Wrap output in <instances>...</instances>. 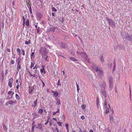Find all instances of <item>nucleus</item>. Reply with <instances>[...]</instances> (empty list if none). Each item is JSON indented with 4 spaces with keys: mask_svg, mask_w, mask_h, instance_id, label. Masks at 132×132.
I'll return each instance as SVG.
<instances>
[{
    "mask_svg": "<svg viewBox=\"0 0 132 132\" xmlns=\"http://www.w3.org/2000/svg\"><path fill=\"white\" fill-rule=\"evenodd\" d=\"M93 69L97 73L98 75L100 77H101L104 74L102 68L100 66H97L95 64L93 63L92 66Z\"/></svg>",
    "mask_w": 132,
    "mask_h": 132,
    "instance_id": "f257e3e1",
    "label": "nucleus"
},
{
    "mask_svg": "<svg viewBox=\"0 0 132 132\" xmlns=\"http://www.w3.org/2000/svg\"><path fill=\"white\" fill-rule=\"evenodd\" d=\"M100 85L102 88V90L101 91L102 93L103 94L104 96L105 97H106L107 95L106 91L105 90V88L106 85V83L104 81H103L100 84Z\"/></svg>",
    "mask_w": 132,
    "mask_h": 132,
    "instance_id": "f03ea898",
    "label": "nucleus"
},
{
    "mask_svg": "<svg viewBox=\"0 0 132 132\" xmlns=\"http://www.w3.org/2000/svg\"><path fill=\"white\" fill-rule=\"evenodd\" d=\"M122 38L124 40H127L132 42V36L129 35L128 33L125 34Z\"/></svg>",
    "mask_w": 132,
    "mask_h": 132,
    "instance_id": "7ed1b4c3",
    "label": "nucleus"
},
{
    "mask_svg": "<svg viewBox=\"0 0 132 132\" xmlns=\"http://www.w3.org/2000/svg\"><path fill=\"white\" fill-rule=\"evenodd\" d=\"M106 19L108 21L109 24L113 28L116 27L115 22L114 21L108 17L106 18Z\"/></svg>",
    "mask_w": 132,
    "mask_h": 132,
    "instance_id": "20e7f679",
    "label": "nucleus"
},
{
    "mask_svg": "<svg viewBox=\"0 0 132 132\" xmlns=\"http://www.w3.org/2000/svg\"><path fill=\"white\" fill-rule=\"evenodd\" d=\"M81 54L86 61L88 63H90L89 59L87 57V55L86 53L84 52H82L81 53Z\"/></svg>",
    "mask_w": 132,
    "mask_h": 132,
    "instance_id": "39448f33",
    "label": "nucleus"
},
{
    "mask_svg": "<svg viewBox=\"0 0 132 132\" xmlns=\"http://www.w3.org/2000/svg\"><path fill=\"white\" fill-rule=\"evenodd\" d=\"M40 52L42 54H44V55H47L48 53V51L45 47H42L40 50Z\"/></svg>",
    "mask_w": 132,
    "mask_h": 132,
    "instance_id": "423d86ee",
    "label": "nucleus"
},
{
    "mask_svg": "<svg viewBox=\"0 0 132 132\" xmlns=\"http://www.w3.org/2000/svg\"><path fill=\"white\" fill-rule=\"evenodd\" d=\"M109 81V87L110 89L112 88L113 87V79L112 77L110 76L108 78Z\"/></svg>",
    "mask_w": 132,
    "mask_h": 132,
    "instance_id": "0eeeda50",
    "label": "nucleus"
},
{
    "mask_svg": "<svg viewBox=\"0 0 132 132\" xmlns=\"http://www.w3.org/2000/svg\"><path fill=\"white\" fill-rule=\"evenodd\" d=\"M56 28V27H55L51 26L47 28V31L48 32L51 31L52 32H53L55 31Z\"/></svg>",
    "mask_w": 132,
    "mask_h": 132,
    "instance_id": "6e6552de",
    "label": "nucleus"
},
{
    "mask_svg": "<svg viewBox=\"0 0 132 132\" xmlns=\"http://www.w3.org/2000/svg\"><path fill=\"white\" fill-rule=\"evenodd\" d=\"M13 82V79L12 78H11L9 79V82L8 83V86L11 87H12V84Z\"/></svg>",
    "mask_w": 132,
    "mask_h": 132,
    "instance_id": "1a4fd4ad",
    "label": "nucleus"
},
{
    "mask_svg": "<svg viewBox=\"0 0 132 132\" xmlns=\"http://www.w3.org/2000/svg\"><path fill=\"white\" fill-rule=\"evenodd\" d=\"M37 100L38 99L37 98L34 101L33 103L31 104V106L32 107L34 108L36 106Z\"/></svg>",
    "mask_w": 132,
    "mask_h": 132,
    "instance_id": "9d476101",
    "label": "nucleus"
},
{
    "mask_svg": "<svg viewBox=\"0 0 132 132\" xmlns=\"http://www.w3.org/2000/svg\"><path fill=\"white\" fill-rule=\"evenodd\" d=\"M108 106L109 108L107 107L104 108L105 109H106L105 112V113H106V114H107L108 113L109 111L111 109V108L109 104H108Z\"/></svg>",
    "mask_w": 132,
    "mask_h": 132,
    "instance_id": "9b49d317",
    "label": "nucleus"
},
{
    "mask_svg": "<svg viewBox=\"0 0 132 132\" xmlns=\"http://www.w3.org/2000/svg\"><path fill=\"white\" fill-rule=\"evenodd\" d=\"M21 68V65L20 64V62H18L17 63V72L18 73L20 69Z\"/></svg>",
    "mask_w": 132,
    "mask_h": 132,
    "instance_id": "f8f14e48",
    "label": "nucleus"
},
{
    "mask_svg": "<svg viewBox=\"0 0 132 132\" xmlns=\"http://www.w3.org/2000/svg\"><path fill=\"white\" fill-rule=\"evenodd\" d=\"M8 103L9 104L12 105L13 104H16L17 103V102L16 100L14 101L12 100H9L8 102Z\"/></svg>",
    "mask_w": 132,
    "mask_h": 132,
    "instance_id": "ddd939ff",
    "label": "nucleus"
},
{
    "mask_svg": "<svg viewBox=\"0 0 132 132\" xmlns=\"http://www.w3.org/2000/svg\"><path fill=\"white\" fill-rule=\"evenodd\" d=\"M42 68L40 70V72L41 74H45V73L46 72L45 71V70L44 69V66L42 65Z\"/></svg>",
    "mask_w": 132,
    "mask_h": 132,
    "instance_id": "4468645a",
    "label": "nucleus"
},
{
    "mask_svg": "<svg viewBox=\"0 0 132 132\" xmlns=\"http://www.w3.org/2000/svg\"><path fill=\"white\" fill-rule=\"evenodd\" d=\"M37 16L39 19H40L42 17V14L40 13H37L36 14Z\"/></svg>",
    "mask_w": 132,
    "mask_h": 132,
    "instance_id": "2eb2a0df",
    "label": "nucleus"
},
{
    "mask_svg": "<svg viewBox=\"0 0 132 132\" xmlns=\"http://www.w3.org/2000/svg\"><path fill=\"white\" fill-rule=\"evenodd\" d=\"M38 126L37 127H36V128H38L40 130H42L43 128V126L41 124L38 123Z\"/></svg>",
    "mask_w": 132,
    "mask_h": 132,
    "instance_id": "dca6fc26",
    "label": "nucleus"
},
{
    "mask_svg": "<svg viewBox=\"0 0 132 132\" xmlns=\"http://www.w3.org/2000/svg\"><path fill=\"white\" fill-rule=\"evenodd\" d=\"M34 87H31L29 88V93L30 94H32V92L34 90Z\"/></svg>",
    "mask_w": 132,
    "mask_h": 132,
    "instance_id": "f3484780",
    "label": "nucleus"
},
{
    "mask_svg": "<svg viewBox=\"0 0 132 132\" xmlns=\"http://www.w3.org/2000/svg\"><path fill=\"white\" fill-rule=\"evenodd\" d=\"M32 115L34 116L33 118L34 119H36L38 117L37 113L36 112H35L34 113H33L32 114Z\"/></svg>",
    "mask_w": 132,
    "mask_h": 132,
    "instance_id": "a211bd4d",
    "label": "nucleus"
},
{
    "mask_svg": "<svg viewBox=\"0 0 132 132\" xmlns=\"http://www.w3.org/2000/svg\"><path fill=\"white\" fill-rule=\"evenodd\" d=\"M39 68V67L38 65H36L34 67V69L35 70L34 71L36 73L37 72V69L38 68Z\"/></svg>",
    "mask_w": 132,
    "mask_h": 132,
    "instance_id": "6ab92c4d",
    "label": "nucleus"
},
{
    "mask_svg": "<svg viewBox=\"0 0 132 132\" xmlns=\"http://www.w3.org/2000/svg\"><path fill=\"white\" fill-rule=\"evenodd\" d=\"M103 106L104 108H106L107 106V100L106 98L104 100V103Z\"/></svg>",
    "mask_w": 132,
    "mask_h": 132,
    "instance_id": "aec40b11",
    "label": "nucleus"
},
{
    "mask_svg": "<svg viewBox=\"0 0 132 132\" xmlns=\"http://www.w3.org/2000/svg\"><path fill=\"white\" fill-rule=\"evenodd\" d=\"M53 93H54V96L55 97H57L59 95L58 93L57 92L54 91L53 92H52Z\"/></svg>",
    "mask_w": 132,
    "mask_h": 132,
    "instance_id": "412c9836",
    "label": "nucleus"
},
{
    "mask_svg": "<svg viewBox=\"0 0 132 132\" xmlns=\"http://www.w3.org/2000/svg\"><path fill=\"white\" fill-rule=\"evenodd\" d=\"M100 61L102 63H103L104 61V59L103 58V56L102 55L100 56Z\"/></svg>",
    "mask_w": 132,
    "mask_h": 132,
    "instance_id": "4be33fe9",
    "label": "nucleus"
},
{
    "mask_svg": "<svg viewBox=\"0 0 132 132\" xmlns=\"http://www.w3.org/2000/svg\"><path fill=\"white\" fill-rule=\"evenodd\" d=\"M34 52H32L30 54L31 58V59L34 58L35 57V56L34 55Z\"/></svg>",
    "mask_w": 132,
    "mask_h": 132,
    "instance_id": "5701e85b",
    "label": "nucleus"
},
{
    "mask_svg": "<svg viewBox=\"0 0 132 132\" xmlns=\"http://www.w3.org/2000/svg\"><path fill=\"white\" fill-rule=\"evenodd\" d=\"M70 59L71 61L75 62L77 61V60L74 57H71L70 58Z\"/></svg>",
    "mask_w": 132,
    "mask_h": 132,
    "instance_id": "b1692460",
    "label": "nucleus"
},
{
    "mask_svg": "<svg viewBox=\"0 0 132 132\" xmlns=\"http://www.w3.org/2000/svg\"><path fill=\"white\" fill-rule=\"evenodd\" d=\"M43 110L42 109H40L38 111V113L40 114H42L43 112Z\"/></svg>",
    "mask_w": 132,
    "mask_h": 132,
    "instance_id": "393cba45",
    "label": "nucleus"
},
{
    "mask_svg": "<svg viewBox=\"0 0 132 132\" xmlns=\"http://www.w3.org/2000/svg\"><path fill=\"white\" fill-rule=\"evenodd\" d=\"M56 100L57 101V102H56V103L58 104V105H59L61 103L60 100L59 99H58L57 98L56 99Z\"/></svg>",
    "mask_w": 132,
    "mask_h": 132,
    "instance_id": "a878e982",
    "label": "nucleus"
},
{
    "mask_svg": "<svg viewBox=\"0 0 132 132\" xmlns=\"http://www.w3.org/2000/svg\"><path fill=\"white\" fill-rule=\"evenodd\" d=\"M76 84L77 88V91L78 92H79V86L77 84V82H76Z\"/></svg>",
    "mask_w": 132,
    "mask_h": 132,
    "instance_id": "bb28decb",
    "label": "nucleus"
},
{
    "mask_svg": "<svg viewBox=\"0 0 132 132\" xmlns=\"http://www.w3.org/2000/svg\"><path fill=\"white\" fill-rule=\"evenodd\" d=\"M15 97L16 99L18 100H19L20 99V97L18 95V94H15Z\"/></svg>",
    "mask_w": 132,
    "mask_h": 132,
    "instance_id": "cd10ccee",
    "label": "nucleus"
},
{
    "mask_svg": "<svg viewBox=\"0 0 132 132\" xmlns=\"http://www.w3.org/2000/svg\"><path fill=\"white\" fill-rule=\"evenodd\" d=\"M29 11L30 12V13L31 14L32 13V10L31 8V5L30 4H29Z\"/></svg>",
    "mask_w": 132,
    "mask_h": 132,
    "instance_id": "c85d7f7f",
    "label": "nucleus"
},
{
    "mask_svg": "<svg viewBox=\"0 0 132 132\" xmlns=\"http://www.w3.org/2000/svg\"><path fill=\"white\" fill-rule=\"evenodd\" d=\"M13 97V94L9 95H8L7 98L8 99H11Z\"/></svg>",
    "mask_w": 132,
    "mask_h": 132,
    "instance_id": "c756f323",
    "label": "nucleus"
},
{
    "mask_svg": "<svg viewBox=\"0 0 132 132\" xmlns=\"http://www.w3.org/2000/svg\"><path fill=\"white\" fill-rule=\"evenodd\" d=\"M26 25L27 26H28L29 25V20L28 19L26 20Z\"/></svg>",
    "mask_w": 132,
    "mask_h": 132,
    "instance_id": "7c9ffc66",
    "label": "nucleus"
},
{
    "mask_svg": "<svg viewBox=\"0 0 132 132\" xmlns=\"http://www.w3.org/2000/svg\"><path fill=\"white\" fill-rule=\"evenodd\" d=\"M52 11H53L56 12L57 11V10L54 7H52Z\"/></svg>",
    "mask_w": 132,
    "mask_h": 132,
    "instance_id": "2f4dec72",
    "label": "nucleus"
},
{
    "mask_svg": "<svg viewBox=\"0 0 132 132\" xmlns=\"http://www.w3.org/2000/svg\"><path fill=\"white\" fill-rule=\"evenodd\" d=\"M30 40H29V42L26 41L25 42V44L26 45H28L30 43Z\"/></svg>",
    "mask_w": 132,
    "mask_h": 132,
    "instance_id": "473e14b6",
    "label": "nucleus"
},
{
    "mask_svg": "<svg viewBox=\"0 0 132 132\" xmlns=\"http://www.w3.org/2000/svg\"><path fill=\"white\" fill-rule=\"evenodd\" d=\"M22 19L23 20V24H24L25 23V19L24 16H23Z\"/></svg>",
    "mask_w": 132,
    "mask_h": 132,
    "instance_id": "72a5a7b5",
    "label": "nucleus"
},
{
    "mask_svg": "<svg viewBox=\"0 0 132 132\" xmlns=\"http://www.w3.org/2000/svg\"><path fill=\"white\" fill-rule=\"evenodd\" d=\"M115 68H116V64H115V63H114L113 67V69L112 70L113 71H114L115 70Z\"/></svg>",
    "mask_w": 132,
    "mask_h": 132,
    "instance_id": "f704fd0d",
    "label": "nucleus"
},
{
    "mask_svg": "<svg viewBox=\"0 0 132 132\" xmlns=\"http://www.w3.org/2000/svg\"><path fill=\"white\" fill-rule=\"evenodd\" d=\"M40 27H38L37 28H36L37 30V32L38 33L39 32Z\"/></svg>",
    "mask_w": 132,
    "mask_h": 132,
    "instance_id": "c9c22d12",
    "label": "nucleus"
},
{
    "mask_svg": "<svg viewBox=\"0 0 132 132\" xmlns=\"http://www.w3.org/2000/svg\"><path fill=\"white\" fill-rule=\"evenodd\" d=\"M59 21L61 22H63L64 21L63 18H61V19H59Z\"/></svg>",
    "mask_w": 132,
    "mask_h": 132,
    "instance_id": "e433bc0d",
    "label": "nucleus"
},
{
    "mask_svg": "<svg viewBox=\"0 0 132 132\" xmlns=\"http://www.w3.org/2000/svg\"><path fill=\"white\" fill-rule=\"evenodd\" d=\"M65 126L66 127V129H69V126H68V124H66L65 125Z\"/></svg>",
    "mask_w": 132,
    "mask_h": 132,
    "instance_id": "4c0bfd02",
    "label": "nucleus"
},
{
    "mask_svg": "<svg viewBox=\"0 0 132 132\" xmlns=\"http://www.w3.org/2000/svg\"><path fill=\"white\" fill-rule=\"evenodd\" d=\"M22 52H23V53H22V55L23 56H24L25 55V54L24 50H22Z\"/></svg>",
    "mask_w": 132,
    "mask_h": 132,
    "instance_id": "58836bf2",
    "label": "nucleus"
},
{
    "mask_svg": "<svg viewBox=\"0 0 132 132\" xmlns=\"http://www.w3.org/2000/svg\"><path fill=\"white\" fill-rule=\"evenodd\" d=\"M35 126V125H34V126H33L32 128L31 129V131H34V127Z\"/></svg>",
    "mask_w": 132,
    "mask_h": 132,
    "instance_id": "ea45409f",
    "label": "nucleus"
},
{
    "mask_svg": "<svg viewBox=\"0 0 132 132\" xmlns=\"http://www.w3.org/2000/svg\"><path fill=\"white\" fill-rule=\"evenodd\" d=\"M34 66V63L33 62H31V66L30 67V68H31L32 67Z\"/></svg>",
    "mask_w": 132,
    "mask_h": 132,
    "instance_id": "a19ab883",
    "label": "nucleus"
},
{
    "mask_svg": "<svg viewBox=\"0 0 132 132\" xmlns=\"http://www.w3.org/2000/svg\"><path fill=\"white\" fill-rule=\"evenodd\" d=\"M86 107V105L85 104H83L82 105L81 107L83 109H84Z\"/></svg>",
    "mask_w": 132,
    "mask_h": 132,
    "instance_id": "79ce46f5",
    "label": "nucleus"
},
{
    "mask_svg": "<svg viewBox=\"0 0 132 132\" xmlns=\"http://www.w3.org/2000/svg\"><path fill=\"white\" fill-rule=\"evenodd\" d=\"M11 63L12 64H13L14 63V60H12L11 61Z\"/></svg>",
    "mask_w": 132,
    "mask_h": 132,
    "instance_id": "37998d69",
    "label": "nucleus"
},
{
    "mask_svg": "<svg viewBox=\"0 0 132 132\" xmlns=\"http://www.w3.org/2000/svg\"><path fill=\"white\" fill-rule=\"evenodd\" d=\"M28 73H29V75L30 77H32V75L30 71H28Z\"/></svg>",
    "mask_w": 132,
    "mask_h": 132,
    "instance_id": "c03bdc74",
    "label": "nucleus"
},
{
    "mask_svg": "<svg viewBox=\"0 0 132 132\" xmlns=\"http://www.w3.org/2000/svg\"><path fill=\"white\" fill-rule=\"evenodd\" d=\"M49 122V120L48 119L47 120L46 122L45 123V125H46Z\"/></svg>",
    "mask_w": 132,
    "mask_h": 132,
    "instance_id": "a18cd8bd",
    "label": "nucleus"
},
{
    "mask_svg": "<svg viewBox=\"0 0 132 132\" xmlns=\"http://www.w3.org/2000/svg\"><path fill=\"white\" fill-rule=\"evenodd\" d=\"M57 123L58 124V125L59 126H61L62 123L61 122H57Z\"/></svg>",
    "mask_w": 132,
    "mask_h": 132,
    "instance_id": "49530a36",
    "label": "nucleus"
},
{
    "mask_svg": "<svg viewBox=\"0 0 132 132\" xmlns=\"http://www.w3.org/2000/svg\"><path fill=\"white\" fill-rule=\"evenodd\" d=\"M57 85H61V84H60V80L59 79L58 80V83L57 84Z\"/></svg>",
    "mask_w": 132,
    "mask_h": 132,
    "instance_id": "de8ad7c7",
    "label": "nucleus"
},
{
    "mask_svg": "<svg viewBox=\"0 0 132 132\" xmlns=\"http://www.w3.org/2000/svg\"><path fill=\"white\" fill-rule=\"evenodd\" d=\"M17 51L18 52H20L21 50L19 48H18L17 49Z\"/></svg>",
    "mask_w": 132,
    "mask_h": 132,
    "instance_id": "09e8293b",
    "label": "nucleus"
},
{
    "mask_svg": "<svg viewBox=\"0 0 132 132\" xmlns=\"http://www.w3.org/2000/svg\"><path fill=\"white\" fill-rule=\"evenodd\" d=\"M15 2V0H13L12 2V5L13 6L14 5Z\"/></svg>",
    "mask_w": 132,
    "mask_h": 132,
    "instance_id": "8fccbe9b",
    "label": "nucleus"
},
{
    "mask_svg": "<svg viewBox=\"0 0 132 132\" xmlns=\"http://www.w3.org/2000/svg\"><path fill=\"white\" fill-rule=\"evenodd\" d=\"M81 119L82 120H83L85 119V117L84 116H82L81 117Z\"/></svg>",
    "mask_w": 132,
    "mask_h": 132,
    "instance_id": "3c124183",
    "label": "nucleus"
},
{
    "mask_svg": "<svg viewBox=\"0 0 132 132\" xmlns=\"http://www.w3.org/2000/svg\"><path fill=\"white\" fill-rule=\"evenodd\" d=\"M42 84H43V86H42V87H44V86H45V83L43 82V81L42 80Z\"/></svg>",
    "mask_w": 132,
    "mask_h": 132,
    "instance_id": "603ef678",
    "label": "nucleus"
},
{
    "mask_svg": "<svg viewBox=\"0 0 132 132\" xmlns=\"http://www.w3.org/2000/svg\"><path fill=\"white\" fill-rule=\"evenodd\" d=\"M12 93V92L11 91H9L8 92V94L10 95L11 94V93Z\"/></svg>",
    "mask_w": 132,
    "mask_h": 132,
    "instance_id": "864d4df0",
    "label": "nucleus"
},
{
    "mask_svg": "<svg viewBox=\"0 0 132 132\" xmlns=\"http://www.w3.org/2000/svg\"><path fill=\"white\" fill-rule=\"evenodd\" d=\"M52 119L54 120H55L56 121H57V119L56 118H53Z\"/></svg>",
    "mask_w": 132,
    "mask_h": 132,
    "instance_id": "5fc2aeb1",
    "label": "nucleus"
},
{
    "mask_svg": "<svg viewBox=\"0 0 132 132\" xmlns=\"http://www.w3.org/2000/svg\"><path fill=\"white\" fill-rule=\"evenodd\" d=\"M52 15L53 16H55V13H53L52 12Z\"/></svg>",
    "mask_w": 132,
    "mask_h": 132,
    "instance_id": "6e6d98bb",
    "label": "nucleus"
},
{
    "mask_svg": "<svg viewBox=\"0 0 132 132\" xmlns=\"http://www.w3.org/2000/svg\"><path fill=\"white\" fill-rule=\"evenodd\" d=\"M110 122H111V121H112V117H111L110 116Z\"/></svg>",
    "mask_w": 132,
    "mask_h": 132,
    "instance_id": "4d7b16f0",
    "label": "nucleus"
},
{
    "mask_svg": "<svg viewBox=\"0 0 132 132\" xmlns=\"http://www.w3.org/2000/svg\"><path fill=\"white\" fill-rule=\"evenodd\" d=\"M56 112H54L53 113V115H55L56 113Z\"/></svg>",
    "mask_w": 132,
    "mask_h": 132,
    "instance_id": "13d9d810",
    "label": "nucleus"
},
{
    "mask_svg": "<svg viewBox=\"0 0 132 132\" xmlns=\"http://www.w3.org/2000/svg\"><path fill=\"white\" fill-rule=\"evenodd\" d=\"M7 51L8 52H10V49L9 48H7Z\"/></svg>",
    "mask_w": 132,
    "mask_h": 132,
    "instance_id": "bf43d9fd",
    "label": "nucleus"
},
{
    "mask_svg": "<svg viewBox=\"0 0 132 132\" xmlns=\"http://www.w3.org/2000/svg\"><path fill=\"white\" fill-rule=\"evenodd\" d=\"M60 111V110L59 109H57V111L56 112V113H58V112H59Z\"/></svg>",
    "mask_w": 132,
    "mask_h": 132,
    "instance_id": "052dcab7",
    "label": "nucleus"
},
{
    "mask_svg": "<svg viewBox=\"0 0 132 132\" xmlns=\"http://www.w3.org/2000/svg\"><path fill=\"white\" fill-rule=\"evenodd\" d=\"M19 84L18 83V85L16 86V88L17 89H18L19 88Z\"/></svg>",
    "mask_w": 132,
    "mask_h": 132,
    "instance_id": "680f3d73",
    "label": "nucleus"
},
{
    "mask_svg": "<svg viewBox=\"0 0 132 132\" xmlns=\"http://www.w3.org/2000/svg\"><path fill=\"white\" fill-rule=\"evenodd\" d=\"M56 130H57V132H59V131L58 130V129L57 128V127H56Z\"/></svg>",
    "mask_w": 132,
    "mask_h": 132,
    "instance_id": "e2e57ef3",
    "label": "nucleus"
},
{
    "mask_svg": "<svg viewBox=\"0 0 132 132\" xmlns=\"http://www.w3.org/2000/svg\"><path fill=\"white\" fill-rule=\"evenodd\" d=\"M2 104V102H1V100L0 99V106H1Z\"/></svg>",
    "mask_w": 132,
    "mask_h": 132,
    "instance_id": "0e129e2a",
    "label": "nucleus"
},
{
    "mask_svg": "<svg viewBox=\"0 0 132 132\" xmlns=\"http://www.w3.org/2000/svg\"><path fill=\"white\" fill-rule=\"evenodd\" d=\"M36 76V75L35 74H34V75H32V76H33L34 77H35Z\"/></svg>",
    "mask_w": 132,
    "mask_h": 132,
    "instance_id": "69168bd1",
    "label": "nucleus"
},
{
    "mask_svg": "<svg viewBox=\"0 0 132 132\" xmlns=\"http://www.w3.org/2000/svg\"><path fill=\"white\" fill-rule=\"evenodd\" d=\"M89 132H94L93 130H92L91 129L90 130Z\"/></svg>",
    "mask_w": 132,
    "mask_h": 132,
    "instance_id": "338daca9",
    "label": "nucleus"
},
{
    "mask_svg": "<svg viewBox=\"0 0 132 132\" xmlns=\"http://www.w3.org/2000/svg\"><path fill=\"white\" fill-rule=\"evenodd\" d=\"M126 129H124L122 131V132H126Z\"/></svg>",
    "mask_w": 132,
    "mask_h": 132,
    "instance_id": "774afa93",
    "label": "nucleus"
}]
</instances>
